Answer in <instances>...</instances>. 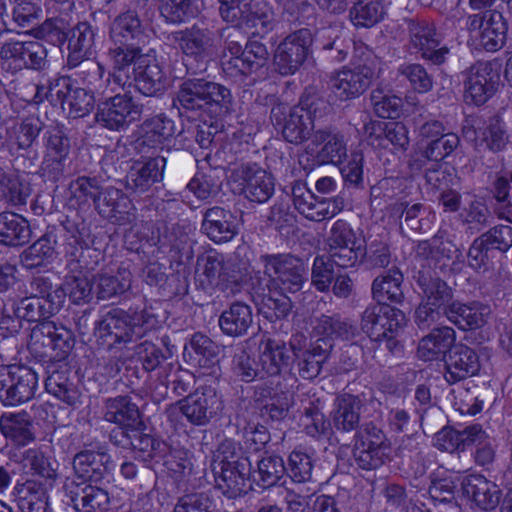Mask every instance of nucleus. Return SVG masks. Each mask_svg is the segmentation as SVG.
I'll use <instances>...</instances> for the list:
<instances>
[{
	"label": "nucleus",
	"instance_id": "e433bc0d",
	"mask_svg": "<svg viewBox=\"0 0 512 512\" xmlns=\"http://www.w3.org/2000/svg\"><path fill=\"white\" fill-rule=\"evenodd\" d=\"M463 494L482 510L494 509L500 499V490L482 475H469L462 481Z\"/></svg>",
	"mask_w": 512,
	"mask_h": 512
},
{
	"label": "nucleus",
	"instance_id": "2eb2a0df",
	"mask_svg": "<svg viewBox=\"0 0 512 512\" xmlns=\"http://www.w3.org/2000/svg\"><path fill=\"white\" fill-rule=\"evenodd\" d=\"M291 196L295 209L311 221L330 219L340 213L345 206L343 197L318 198L302 181L292 184Z\"/></svg>",
	"mask_w": 512,
	"mask_h": 512
},
{
	"label": "nucleus",
	"instance_id": "680f3d73",
	"mask_svg": "<svg viewBox=\"0 0 512 512\" xmlns=\"http://www.w3.org/2000/svg\"><path fill=\"white\" fill-rule=\"evenodd\" d=\"M30 296L39 297L47 303L61 309L66 292L61 285H54L49 277L37 276L34 277L29 285Z\"/></svg>",
	"mask_w": 512,
	"mask_h": 512
},
{
	"label": "nucleus",
	"instance_id": "7ed1b4c3",
	"mask_svg": "<svg viewBox=\"0 0 512 512\" xmlns=\"http://www.w3.org/2000/svg\"><path fill=\"white\" fill-rule=\"evenodd\" d=\"M147 37L136 11L127 10L120 13L110 25L111 46L107 51L108 60L113 61L118 68L128 66V62L147 49L144 45Z\"/></svg>",
	"mask_w": 512,
	"mask_h": 512
},
{
	"label": "nucleus",
	"instance_id": "6ab92c4d",
	"mask_svg": "<svg viewBox=\"0 0 512 512\" xmlns=\"http://www.w3.org/2000/svg\"><path fill=\"white\" fill-rule=\"evenodd\" d=\"M197 272L202 285L219 287L225 291L233 290L240 280V275L235 271L230 261H225L224 256L217 252H209L197 258Z\"/></svg>",
	"mask_w": 512,
	"mask_h": 512
},
{
	"label": "nucleus",
	"instance_id": "a878e982",
	"mask_svg": "<svg viewBox=\"0 0 512 512\" xmlns=\"http://www.w3.org/2000/svg\"><path fill=\"white\" fill-rule=\"evenodd\" d=\"M201 231L214 243L229 242L238 233L237 217L224 207L208 208L203 213Z\"/></svg>",
	"mask_w": 512,
	"mask_h": 512
},
{
	"label": "nucleus",
	"instance_id": "c85d7f7f",
	"mask_svg": "<svg viewBox=\"0 0 512 512\" xmlns=\"http://www.w3.org/2000/svg\"><path fill=\"white\" fill-rule=\"evenodd\" d=\"M237 173L243 180L242 191L250 201L264 203L273 195L274 178L257 164L242 165Z\"/></svg>",
	"mask_w": 512,
	"mask_h": 512
},
{
	"label": "nucleus",
	"instance_id": "a211bd4d",
	"mask_svg": "<svg viewBox=\"0 0 512 512\" xmlns=\"http://www.w3.org/2000/svg\"><path fill=\"white\" fill-rule=\"evenodd\" d=\"M111 70L106 72L105 67L94 59H83L75 63H67L69 69H74L73 75L87 87L93 94L105 95L121 89L120 83L115 81V63L109 61Z\"/></svg>",
	"mask_w": 512,
	"mask_h": 512
},
{
	"label": "nucleus",
	"instance_id": "9d476101",
	"mask_svg": "<svg viewBox=\"0 0 512 512\" xmlns=\"http://www.w3.org/2000/svg\"><path fill=\"white\" fill-rule=\"evenodd\" d=\"M390 443L373 422L363 424L354 435L353 458L363 470H375L389 458Z\"/></svg>",
	"mask_w": 512,
	"mask_h": 512
},
{
	"label": "nucleus",
	"instance_id": "f8f14e48",
	"mask_svg": "<svg viewBox=\"0 0 512 512\" xmlns=\"http://www.w3.org/2000/svg\"><path fill=\"white\" fill-rule=\"evenodd\" d=\"M464 98L467 103L482 105L497 91L500 72L496 63L477 61L462 72Z\"/></svg>",
	"mask_w": 512,
	"mask_h": 512
},
{
	"label": "nucleus",
	"instance_id": "5701e85b",
	"mask_svg": "<svg viewBox=\"0 0 512 512\" xmlns=\"http://www.w3.org/2000/svg\"><path fill=\"white\" fill-rule=\"evenodd\" d=\"M408 30L412 47L420 52L423 58L436 65L445 61L448 49L439 48L441 39L432 23L424 20H409Z\"/></svg>",
	"mask_w": 512,
	"mask_h": 512
},
{
	"label": "nucleus",
	"instance_id": "473e14b6",
	"mask_svg": "<svg viewBox=\"0 0 512 512\" xmlns=\"http://www.w3.org/2000/svg\"><path fill=\"white\" fill-rule=\"evenodd\" d=\"M219 347L209 337L201 333L192 336L185 347L184 355L188 356L192 365L210 369L209 374L217 377L220 372L218 364Z\"/></svg>",
	"mask_w": 512,
	"mask_h": 512
},
{
	"label": "nucleus",
	"instance_id": "4c0bfd02",
	"mask_svg": "<svg viewBox=\"0 0 512 512\" xmlns=\"http://www.w3.org/2000/svg\"><path fill=\"white\" fill-rule=\"evenodd\" d=\"M315 145H322L316 154L319 164L338 165L347 156V148L344 136L338 132L319 129L312 136Z\"/></svg>",
	"mask_w": 512,
	"mask_h": 512
},
{
	"label": "nucleus",
	"instance_id": "8fccbe9b",
	"mask_svg": "<svg viewBox=\"0 0 512 512\" xmlns=\"http://www.w3.org/2000/svg\"><path fill=\"white\" fill-rule=\"evenodd\" d=\"M42 123L38 118L30 117L15 123L6 130L8 145L11 150H27L38 138Z\"/></svg>",
	"mask_w": 512,
	"mask_h": 512
},
{
	"label": "nucleus",
	"instance_id": "4be33fe9",
	"mask_svg": "<svg viewBox=\"0 0 512 512\" xmlns=\"http://www.w3.org/2000/svg\"><path fill=\"white\" fill-rule=\"evenodd\" d=\"M73 471L80 481L99 483L115 469V463L105 448L85 449L73 457Z\"/></svg>",
	"mask_w": 512,
	"mask_h": 512
},
{
	"label": "nucleus",
	"instance_id": "052dcab7",
	"mask_svg": "<svg viewBox=\"0 0 512 512\" xmlns=\"http://www.w3.org/2000/svg\"><path fill=\"white\" fill-rule=\"evenodd\" d=\"M467 437H470L469 446L474 445L476 447L474 452L475 462L481 466L491 464L495 458L494 445L482 426L479 424L470 425Z\"/></svg>",
	"mask_w": 512,
	"mask_h": 512
},
{
	"label": "nucleus",
	"instance_id": "bf43d9fd",
	"mask_svg": "<svg viewBox=\"0 0 512 512\" xmlns=\"http://www.w3.org/2000/svg\"><path fill=\"white\" fill-rule=\"evenodd\" d=\"M353 24L357 27H372L384 16L380 0H357L350 10Z\"/></svg>",
	"mask_w": 512,
	"mask_h": 512
},
{
	"label": "nucleus",
	"instance_id": "c756f323",
	"mask_svg": "<svg viewBox=\"0 0 512 512\" xmlns=\"http://www.w3.org/2000/svg\"><path fill=\"white\" fill-rule=\"evenodd\" d=\"M363 400L358 395L342 393L336 396L331 413L332 423L337 431L351 432L361 427L360 415Z\"/></svg>",
	"mask_w": 512,
	"mask_h": 512
},
{
	"label": "nucleus",
	"instance_id": "f704fd0d",
	"mask_svg": "<svg viewBox=\"0 0 512 512\" xmlns=\"http://www.w3.org/2000/svg\"><path fill=\"white\" fill-rule=\"evenodd\" d=\"M253 321L254 315L251 306L241 301H235L222 311L218 324L225 335L242 337L248 333Z\"/></svg>",
	"mask_w": 512,
	"mask_h": 512
},
{
	"label": "nucleus",
	"instance_id": "864d4df0",
	"mask_svg": "<svg viewBox=\"0 0 512 512\" xmlns=\"http://www.w3.org/2000/svg\"><path fill=\"white\" fill-rule=\"evenodd\" d=\"M56 239L44 234L20 255L21 264L27 269H34L50 263L55 256Z\"/></svg>",
	"mask_w": 512,
	"mask_h": 512
},
{
	"label": "nucleus",
	"instance_id": "ddd939ff",
	"mask_svg": "<svg viewBox=\"0 0 512 512\" xmlns=\"http://www.w3.org/2000/svg\"><path fill=\"white\" fill-rule=\"evenodd\" d=\"M53 105H60L72 118L87 115L94 107V94L85 88L73 87L70 77L60 76L49 82L45 94Z\"/></svg>",
	"mask_w": 512,
	"mask_h": 512
},
{
	"label": "nucleus",
	"instance_id": "cd10ccee",
	"mask_svg": "<svg viewBox=\"0 0 512 512\" xmlns=\"http://www.w3.org/2000/svg\"><path fill=\"white\" fill-rule=\"evenodd\" d=\"M480 370L478 354L471 347L458 343L445 360L444 378L449 384L474 376Z\"/></svg>",
	"mask_w": 512,
	"mask_h": 512
},
{
	"label": "nucleus",
	"instance_id": "1a4fd4ad",
	"mask_svg": "<svg viewBox=\"0 0 512 512\" xmlns=\"http://www.w3.org/2000/svg\"><path fill=\"white\" fill-rule=\"evenodd\" d=\"M223 407V401L216 389L204 385L168 408L167 414L171 418L180 411L191 425L202 427L219 417Z\"/></svg>",
	"mask_w": 512,
	"mask_h": 512
},
{
	"label": "nucleus",
	"instance_id": "58836bf2",
	"mask_svg": "<svg viewBox=\"0 0 512 512\" xmlns=\"http://www.w3.org/2000/svg\"><path fill=\"white\" fill-rule=\"evenodd\" d=\"M259 365L264 376H277L288 367L290 355L283 341L267 338L259 345Z\"/></svg>",
	"mask_w": 512,
	"mask_h": 512
},
{
	"label": "nucleus",
	"instance_id": "ea45409f",
	"mask_svg": "<svg viewBox=\"0 0 512 512\" xmlns=\"http://www.w3.org/2000/svg\"><path fill=\"white\" fill-rule=\"evenodd\" d=\"M104 418L121 427L133 428L142 425L139 408L129 396L108 398L105 402Z\"/></svg>",
	"mask_w": 512,
	"mask_h": 512
},
{
	"label": "nucleus",
	"instance_id": "423d86ee",
	"mask_svg": "<svg viewBox=\"0 0 512 512\" xmlns=\"http://www.w3.org/2000/svg\"><path fill=\"white\" fill-rule=\"evenodd\" d=\"M320 104L324 102L316 97L302 98L293 107L279 104L272 108L271 120L274 126L281 128L282 136L287 142L301 144L314 130V118Z\"/></svg>",
	"mask_w": 512,
	"mask_h": 512
},
{
	"label": "nucleus",
	"instance_id": "603ef678",
	"mask_svg": "<svg viewBox=\"0 0 512 512\" xmlns=\"http://www.w3.org/2000/svg\"><path fill=\"white\" fill-rule=\"evenodd\" d=\"M95 41V29L87 22L78 23L69 39L67 63L89 58Z\"/></svg>",
	"mask_w": 512,
	"mask_h": 512
},
{
	"label": "nucleus",
	"instance_id": "bb28decb",
	"mask_svg": "<svg viewBox=\"0 0 512 512\" xmlns=\"http://www.w3.org/2000/svg\"><path fill=\"white\" fill-rule=\"evenodd\" d=\"M95 209L103 217L117 224L131 222L134 205L130 198L118 188L104 187L96 200Z\"/></svg>",
	"mask_w": 512,
	"mask_h": 512
},
{
	"label": "nucleus",
	"instance_id": "4468645a",
	"mask_svg": "<svg viewBox=\"0 0 512 512\" xmlns=\"http://www.w3.org/2000/svg\"><path fill=\"white\" fill-rule=\"evenodd\" d=\"M312 43V33L306 28L287 35L274 51L273 63L276 71L283 76L295 74L310 54Z\"/></svg>",
	"mask_w": 512,
	"mask_h": 512
},
{
	"label": "nucleus",
	"instance_id": "39448f33",
	"mask_svg": "<svg viewBox=\"0 0 512 512\" xmlns=\"http://www.w3.org/2000/svg\"><path fill=\"white\" fill-rule=\"evenodd\" d=\"M263 274L267 278L268 291H281L296 294L308 279V268L305 262L290 253L261 255Z\"/></svg>",
	"mask_w": 512,
	"mask_h": 512
},
{
	"label": "nucleus",
	"instance_id": "09e8293b",
	"mask_svg": "<svg viewBox=\"0 0 512 512\" xmlns=\"http://www.w3.org/2000/svg\"><path fill=\"white\" fill-rule=\"evenodd\" d=\"M509 144H511L510 135L505 123L499 116L490 118L485 128L475 139L476 148L485 145L488 150L494 153L506 150Z\"/></svg>",
	"mask_w": 512,
	"mask_h": 512
},
{
	"label": "nucleus",
	"instance_id": "7c9ffc66",
	"mask_svg": "<svg viewBox=\"0 0 512 512\" xmlns=\"http://www.w3.org/2000/svg\"><path fill=\"white\" fill-rule=\"evenodd\" d=\"M456 342V331L449 326L434 328L418 343L417 356L424 361L445 358Z\"/></svg>",
	"mask_w": 512,
	"mask_h": 512
},
{
	"label": "nucleus",
	"instance_id": "4d7b16f0",
	"mask_svg": "<svg viewBox=\"0 0 512 512\" xmlns=\"http://www.w3.org/2000/svg\"><path fill=\"white\" fill-rule=\"evenodd\" d=\"M96 285L98 298L110 299L113 296L125 293L131 288L132 273L126 268H119L116 275H98Z\"/></svg>",
	"mask_w": 512,
	"mask_h": 512
},
{
	"label": "nucleus",
	"instance_id": "c9c22d12",
	"mask_svg": "<svg viewBox=\"0 0 512 512\" xmlns=\"http://www.w3.org/2000/svg\"><path fill=\"white\" fill-rule=\"evenodd\" d=\"M166 161L165 156L158 155L150 157L141 165L134 166L127 177L128 188L138 193L148 191L163 179Z\"/></svg>",
	"mask_w": 512,
	"mask_h": 512
},
{
	"label": "nucleus",
	"instance_id": "b1692460",
	"mask_svg": "<svg viewBox=\"0 0 512 512\" xmlns=\"http://www.w3.org/2000/svg\"><path fill=\"white\" fill-rule=\"evenodd\" d=\"M219 471L214 468L216 487L229 499H236L245 495L250 485L248 483L251 472V463L249 459H241L237 462H231L219 467Z\"/></svg>",
	"mask_w": 512,
	"mask_h": 512
},
{
	"label": "nucleus",
	"instance_id": "c03bdc74",
	"mask_svg": "<svg viewBox=\"0 0 512 512\" xmlns=\"http://www.w3.org/2000/svg\"><path fill=\"white\" fill-rule=\"evenodd\" d=\"M29 222L14 212L0 213V242L8 246H22L31 239Z\"/></svg>",
	"mask_w": 512,
	"mask_h": 512
},
{
	"label": "nucleus",
	"instance_id": "0e129e2a",
	"mask_svg": "<svg viewBox=\"0 0 512 512\" xmlns=\"http://www.w3.org/2000/svg\"><path fill=\"white\" fill-rule=\"evenodd\" d=\"M469 429L470 425L462 430L444 427L434 435L433 445L439 450L449 453L464 450L469 446L470 437H467Z\"/></svg>",
	"mask_w": 512,
	"mask_h": 512
},
{
	"label": "nucleus",
	"instance_id": "6e6d98bb",
	"mask_svg": "<svg viewBox=\"0 0 512 512\" xmlns=\"http://www.w3.org/2000/svg\"><path fill=\"white\" fill-rule=\"evenodd\" d=\"M456 251L446 231L440 230L433 238L418 242L415 247L416 257L423 260H438L452 257Z\"/></svg>",
	"mask_w": 512,
	"mask_h": 512
},
{
	"label": "nucleus",
	"instance_id": "f03ea898",
	"mask_svg": "<svg viewBox=\"0 0 512 512\" xmlns=\"http://www.w3.org/2000/svg\"><path fill=\"white\" fill-rule=\"evenodd\" d=\"M174 103L185 110L202 111L213 118H222L231 112L233 96L220 83L188 78L180 84Z\"/></svg>",
	"mask_w": 512,
	"mask_h": 512
},
{
	"label": "nucleus",
	"instance_id": "5fc2aeb1",
	"mask_svg": "<svg viewBox=\"0 0 512 512\" xmlns=\"http://www.w3.org/2000/svg\"><path fill=\"white\" fill-rule=\"evenodd\" d=\"M59 310L60 308L47 303L42 298L33 296L21 298L14 307L15 315L28 322L44 321Z\"/></svg>",
	"mask_w": 512,
	"mask_h": 512
},
{
	"label": "nucleus",
	"instance_id": "13d9d810",
	"mask_svg": "<svg viewBox=\"0 0 512 512\" xmlns=\"http://www.w3.org/2000/svg\"><path fill=\"white\" fill-rule=\"evenodd\" d=\"M365 134L372 138L375 135L380 138L384 135V138L389 141L393 146L406 149L409 144L408 130L403 123L400 122H369L364 126Z\"/></svg>",
	"mask_w": 512,
	"mask_h": 512
},
{
	"label": "nucleus",
	"instance_id": "3c124183",
	"mask_svg": "<svg viewBox=\"0 0 512 512\" xmlns=\"http://www.w3.org/2000/svg\"><path fill=\"white\" fill-rule=\"evenodd\" d=\"M491 205L498 218L512 223V173L497 176L491 186Z\"/></svg>",
	"mask_w": 512,
	"mask_h": 512
},
{
	"label": "nucleus",
	"instance_id": "412c9836",
	"mask_svg": "<svg viewBox=\"0 0 512 512\" xmlns=\"http://www.w3.org/2000/svg\"><path fill=\"white\" fill-rule=\"evenodd\" d=\"M175 133L176 127L172 119L163 114L154 116L143 122L135 149L142 155H147L154 150L168 149Z\"/></svg>",
	"mask_w": 512,
	"mask_h": 512
},
{
	"label": "nucleus",
	"instance_id": "de8ad7c7",
	"mask_svg": "<svg viewBox=\"0 0 512 512\" xmlns=\"http://www.w3.org/2000/svg\"><path fill=\"white\" fill-rule=\"evenodd\" d=\"M314 331L322 336L320 339L330 341L333 339L350 340L357 334V328L348 320L339 315H321L315 319Z\"/></svg>",
	"mask_w": 512,
	"mask_h": 512
},
{
	"label": "nucleus",
	"instance_id": "a18cd8bd",
	"mask_svg": "<svg viewBox=\"0 0 512 512\" xmlns=\"http://www.w3.org/2000/svg\"><path fill=\"white\" fill-rule=\"evenodd\" d=\"M333 344L325 339H317L311 343L309 348L298 356V370L299 375L307 380L316 378L322 369L323 363L329 357Z\"/></svg>",
	"mask_w": 512,
	"mask_h": 512
},
{
	"label": "nucleus",
	"instance_id": "f257e3e1",
	"mask_svg": "<svg viewBox=\"0 0 512 512\" xmlns=\"http://www.w3.org/2000/svg\"><path fill=\"white\" fill-rule=\"evenodd\" d=\"M168 40L182 53L187 72L193 75L206 71L219 46L216 29L204 21L171 32Z\"/></svg>",
	"mask_w": 512,
	"mask_h": 512
},
{
	"label": "nucleus",
	"instance_id": "f3484780",
	"mask_svg": "<svg viewBox=\"0 0 512 512\" xmlns=\"http://www.w3.org/2000/svg\"><path fill=\"white\" fill-rule=\"evenodd\" d=\"M404 313L391 306L376 303L368 306L361 315V330L375 341H382L388 334H398L405 325Z\"/></svg>",
	"mask_w": 512,
	"mask_h": 512
},
{
	"label": "nucleus",
	"instance_id": "393cba45",
	"mask_svg": "<svg viewBox=\"0 0 512 512\" xmlns=\"http://www.w3.org/2000/svg\"><path fill=\"white\" fill-rule=\"evenodd\" d=\"M444 314L445 318L458 329L471 331L486 325L491 314V308L489 305L476 300L467 302L454 300Z\"/></svg>",
	"mask_w": 512,
	"mask_h": 512
},
{
	"label": "nucleus",
	"instance_id": "0eeeda50",
	"mask_svg": "<svg viewBox=\"0 0 512 512\" xmlns=\"http://www.w3.org/2000/svg\"><path fill=\"white\" fill-rule=\"evenodd\" d=\"M360 62L354 68L343 67L330 79L331 88L340 100L360 96L371 85L380 70V59L367 47L356 48Z\"/></svg>",
	"mask_w": 512,
	"mask_h": 512
},
{
	"label": "nucleus",
	"instance_id": "338daca9",
	"mask_svg": "<svg viewBox=\"0 0 512 512\" xmlns=\"http://www.w3.org/2000/svg\"><path fill=\"white\" fill-rule=\"evenodd\" d=\"M285 473L284 460L278 455H266L257 462L258 481L263 487L275 485Z\"/></svg>",
	"mask_w": 512,
	"mask_h": 512
},
{
	"label": "nucleus",
	"instance_id": "79ce46f5",
	"mask_svg": "<svg viewBox=\"0 0 512 512\" xmlns=\"http://www.w3.org/2000/svg\"><path fill=\"white\" fill-rule=\"evenodd\" d=\"M507 22L502 13L489 11L484 14L483 29L479 32V45L487 52L500 50L506 41Z\"/></svg>",
	"mask_w": 512,
	"mask_h": 512
},
{
	"label": "nucleus",
	"instance_id": "2f4dec72",
	"mask_svg": "<svg viewBox=\"0 0 512 512\" xmlns=\"http://www.w3.org/2000/svg\"><path fill=\"white\" fill-rule=\"evenodd\" d=\"M22 463L36 480L56 484L60 463L51 452L41 448H29L22 454Z\"/></svg>",
	"mask_w": 512,
	"mask_h": 512
},
{
	"label": "nucleus",
	"instance_id": "6e6552de",
	"mask_svg": "<svg viewBox=\"0 0 512 512\" xmlns=\"http://www.w3.org/2000/svg\"><path fill=\"white\" fill-rule=\"evenodd\" d=\"M139 314H130L120 308L108 311L95 322L94 335L97 341L108 349L116 345H126L141 338L145 330L140 324Z\"/></svg>",
	"mask_w": 512,
	"mask_h": 512
},
{
	"label": "nucleus",
	"instance_id": "aec40b11",
	"mask_svg": "<svg viewBox=\"0 0 512 512\" xmlns=\"http://www.w3.org/2000/svg\"><path fill=\"white\" fill-rule=\"evenodd\" d=\"M67 504L76 512H105L110 497L108 491L95 483L71 480L63 486Z\"/></svg>",
	"mask_w": 512,
	"mask_h": 512
},
{
	"label": "nucleus",
	"instance_id": "20e7f679",
	"mask_svg": "<svg viewBox=\"0 0 512 512\" xmlns=\"http://www.w3.org/2000/svg\"><path fill=\"white\" fill-rule=\"evenodd\" d=\"M114 74L121 89L130 87L134 82L136 90L147 97H158L167 88V76L153 48L141 52L124 68L116 66Z\"/></svg>",
	"mask_w": 512,
	"mask_h": 512
},
{
	"label": "nucleus",
	"instance_id": "dca6fc26",
	"mask_svg": "<svg viewBox=\"0 0 512 512\" xmlns=\"http://www.w3.org/2000/svg\"><path fill=\"white\" fill-rule=\"evenodd\" d=\"M141 115V108L127 94H116L97 105L96 123L111 131L126 129Z\"/></svg>",
	"mask_w": 512,
	"mask_h": 512
},
{
	"label": "nucleus",
	"instance_id": "e2e57ef3",
	"mask_svg": "<svg viewBox=\"0 0 512 512\" xmlns=\"http://www.w3.org/2000/svg\"><path fill=\"white\" fill-rule=\"evenodd\" d=\"M328 260L341 268L358 266L366 257V248L360 243L327 248Z\"/></svg>",
	"mask_w": 512,
	"mask_h": 512
},
{
	"label": "nucleus",
	"instance_id": "774afa93",
	"mask_svg": "<svg viewBox=\"0 0 512 512\" xmlns=\"http://www.w3.org/2000/svg\"><path fill=\"white\" fill-rule=\"evenodd\" d=\"M312 457L302 449H294L288 458L286 472L295 483H306L312 479Z\"/></svg>",
	"mask_w": 512,
	"mask_h": 512
},
{
	"label": "nucleus",
	"instance_id": "a19ab883",
	"mask_svg": "<svg viewBox=\"0 0 512 512\" xmlns=\"http://www.w3.org/2000/svg\"><path fill=\"white\" fill-rule=\"evenodd\" d=\"M403 274L397 267H392L376 277L372 282V297L377 303H400L403 298Z\"/></svg>",
	"mask_w": 512,
	"mask_h": 512
},
{
	"label": "nucleus",
	"instance_id": "72a5a7b5",
	"mask_svg": "<svg viewBox=\"0 0 512 512\" xmlns=\"http://www.w3.org/2000/svg\"><path fill=\"white\" fill-rule=\"evenodd\" d=\"M421 290L422 300L447 311L454 299V290L444 280L433 276L429 271L421 270L415 277Z\"/></svg>",
	"mask_w": 512,
	"mask_h": 512
},
{
	"label": "nucleus",
	"instance_id": "9b49d317",
	"mask_svg": "<svg viewBox=\"0 0 512 512\" xmlns=\"http://www.w3.org/2000/svg\"><path fill=\"white\" fill-rule=\"evenodd\" d=\"M38 388V375L25 365L0 366V401L4 406L29 402Z\"/></svg>",
	"mask_w": 512,
	"mask_h": 512
},
{
	"label": "nucleus",
	"instance_id": "69168bd1",
	"mask_svg": "<svg viewBox=\"0 0 512 512\" xmlns=\"http://www.w3.org/2000/svg\"><path fill=\"white\" fill-rule=\"evenodd\" d=\"M221 180L218 172L209 169L207 172H198L187 184V188L198 199L205 200L218 194Z\"/></svg>",
	"mask_w": 512,
	"mask_h": 512
},
{
	"label": "nucleus",
	"instance_id": "37998d69",
	"mask_svg": "<svg viewBox=\"0 0 512 512\" xmlns=\"http://www.w3.org/2000/svg\"><path fill=\"white\" fill-rule=\"evenodd\" d=\"M45 389L47 393L68 406L76 407L81 404V391L70 378L67 369L52 372L45 380Z\"/></svg>",
	"mask_w": 512,
	"mask_h": 512
},
{
	"label": "nucleus",
	"instance_id": "49530a36",
	"mask_svg": "<svg viewBox=\"0 0 512 512\" xmlns=\"http://www.w3.org/2000/svg\"><path fill=\"white\" fill-rule=\"evenodd\" d=\"M0 430L5 438L17 446H25L34 440L32 421L26 412L2 414Z\"/></svg>",
	"mask_w": 512,
	"mask_h": 512
}]
</instances>
